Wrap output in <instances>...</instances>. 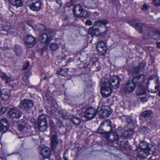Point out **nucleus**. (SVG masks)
Masks as SVG:
<instances>
[{
  "mask_svg": "<svg viewBox=\"0 0 160 160\" xmlns=\"http://www.w3.org/2000/svg\"><path fill=\"white\" fill-rule=\"evenodd\" d=\"M51 36L46 33H44L41 35L39 38V41L42 43H45L46 44H48L51 41Z\"/></svg>",
  "mask_w": 160,
  "mask_h": 160,
  "instance_id": "17",
  "label": "nucleus"
},
{
  "mask_svg": "<svg viewBox=\"0 0 160 160\" xmlns=\"http://www.w3.org/2000/svg\"><path fill=\"white\" fill-rule=\"evenodd\" d=\"M9 124L7 119L2 118L0 121V130L2 133L5 132L8 130Z\"/></svg>",
  "mask_w": 160,
  "mask_h": 160,
  "instance_id": "15",
  "label": "nucleus"
},
{
  "mask_svg": "<svg viewBox=\"0 0 160 160\" xmlns=\"http://www.w3.org/2000/svg\"><path fill=\"white\" fill-rule=\"evenodd\" d=\"M145 80V76L142 74L134 77L131 80L136 87H138L142 86Z\"/></svg>",
  "mask_w": 160,
  "mask_h": 160,
  "instance_id": "9",
  "label": "nucleus"
},
{
  "mask_svg": "<svg viewBox=\"0 0 160 160\" xmlns=\"http://www.w3.org/2000/svg\"><path fill=\"white\" fill-rule=\"evenodd\" d=\"M57 125L58 128H61L63 126L62 122V121L59 120L57 122Z\"/></svg>",
  "mask_w": 160,
  "mask_h": 160,
  "instance_id": "49",
  "label": "nucleus"
},
{
  "mask_svg": "<svg viewBox=\"0 0 160 160\" xmlns=\"http://www.w3.org/2000/svg\"><path fill=\"white\" fill-rule=\"evenodd\" d=\"M64 160H68L67 158L66 157H64Z\"/></svg>",
  "mask_w": 160,
  "mask_h": 160,
  "instance_id": "64",
  "label": "nucleus"
},
{
  "mask_svg": "<svg viewBox=\"0 0 160 160\" xmlns=\"http://www.w3.org/2000/svg\"><path fill=\"white\" fill-rule=\"evenodd\" d=\"M104 48L106 49L107 48L106 44L105 42L102 41H100L97 44L96 48Z\"/></svg>",
  "mask_w": 160,
  "mask_h": 160,
  "instance_id": "34",
  "label": "nucleus"
},
{
  "mask_svg": "<svg viewBox=\"0 0 160 160\" xmlns=\"http://www.w3.org/2000/svg\"><path fill=\"white\" fill-rule=\"evenodd\" d=\"M129 23L130 25L135 28L138 23L136 22L134 20H132L129 21Z\"/></svg>",
  "mask_w": 160,
  "mask_h": 160,
  "instance_id": "43",
  "label": "nucleus"
},
{
  "mask_svg": "<svg viewBox=\"0 0 160 160\" xmlns=\"http://www.w3.org/2000/svg\"><path fill=\"white\" fill-rule=\"evenodd\" d=\"M125 119V121L128 123H130L131 122V118L128 116L126 117Z\"/></svg>",
  "mask_w": 160,
  "mask_h": 160,
  "instance_id": "52",
  "label": "nucleus"
},
{
  "mask_svg": "<svg viewBox=\"0 0 160 160\" xmlns=\"http://www.w3.org/2000/svg\"><path fill=\"white\" fill-rule=\"evenodd\" d=\"M82 10V6L79 4H77L74 6L73 13L76 17H79L80 16Z\"/></svg>",
  "mask_w": 160,
  "mask_h": 160,
  "instance_id": "23",
  "label": "nucleus"
},
{
  "mask_svg": "<svg viewBox=\"0 0 160 160\" xmlns=\"http://www.w3.org/2000/svg\"><path fill=\"white\" fill-rule=\"evenodd\" d=\"M34 102L32 100L25 99L20 101L19 107L22 110H27L32 108Z\"/></svg>",
  "mask_w": 160,
  "mask_h": 160,
  "instance_id": "6",
  "label": "nucleus"
},
{
  "mask_svg": "<svg viewBox=\"0 0 160 160\" xmlns=\"http://www.w3.org/2000/svg\"><path fill=\"white\" fill-rule=\"evenodd\" d=\"M109 22L108 20L106 19H103L101 20H98L96 21H95L94 23V25L98 27H101L102 25L104 26V28L105 29V31L106 30L107 32V30L105 26Z\"/></svg>",
  "mask_w": 160,
  "mask_h": 160,
  "instance_id": "20",
  "label": "nucleus"
},
{
  "mask_svg": "<svg viewBox=\"0 0 160 160\" xmlns=\"http://www.w3.org/2000/svg\"><path fill=\"white\" fill-rule=\"evenodd\" d=\"M145 26L142 24L138 23L135 28L140 33L143 32V30L144 29Z\"/></svg>",
  "mask_w": 160,
  "mask_h": 160,
  "instance_id": "33",
  "label": "nucleus"
},
{
  "mask_svg": "<svg viewBox=\"0 0 160 160\" xmlns=\"http://www.w3.org/2000/svg\"><path fill=\"white\" fill-rule=\"evenodd\" d=\"M22 114V112L17 108H12L9 111L8 115L11 118L15 119L19 118Z\"/></svg>",
  "mask_w": 160,
  "mask_h": 160,
  "instance_id": "13",
  "label": "nucleus"
},
{
  "mask_svg": "<svg viewBox=\"0 0 160 160\" xmlns=\"http://www.w3.org/2000/svg\"><path fill=\"white\" fill-rule=\"evenodd\" d=\"M29 65V62H27L25 66H24V69H26L28 68V66Z\"/></svg>",
  "mask_w": 160,
  "mask_h": 160,
  "instance_id": "55",
  "label": "nucleus"
},
{
  "mask_svg": "<svg viewBox=\"0 0 160 160\" xmlns=\"http://www.w3.org/2000/svg\"><path fill=\"white\" fill-rule=\"evenodd\" d=\"M133 130L132 128H130L128 130L125 131L123 135L119 137L116 132H113L111 134V135L113 138V142L118 140L121 142L123 141L122 139L124 138H129L132 136L133 134Z\"/></svg>",
  "mask_w": 160,
  "mask_h": 160,
  "instance_id": "4",
  "label": "nucleus"
},
{
  "mask_svg": "<svg viewBox=\"0 0 160 160\" xmlns=\"http://www.w3.org/2000/svg\"><path fill=\"white\" fill-rule=\"evenodd\" d=\"M156 82L155 83V84L156 85L155 86V91H152L154 93L157 92L159 88V80L158 79H157L156 80Z\"/></svg>",
  "mask_w": 160,
  "mask_h": 160,
  "instance_id": "40",
  "label": "nucleus"
},
{
  "mask_svg": "<svg viewBox=\"0 0 160 160\" xmlns=\"http://www.w3.org/2000/svg\"><path fill=\"white\" fill-rule=\"evenodd\" d=\"M92 65L96 68V71H99L101 68V63L98 61L93 63Z\"/></svg>",
  "mask_w": 160,
  "mask_h": 160,
  "instance_id": "37",
  "label": "nucleus"
},
{
  "mask_svg": "<svg viewBox=\"0 0 160 160\" xmlns=\"http://www.w3.org/2000/svg\"><path fill=\"white\" fill-rule=\"evenodd\" d=\"M145 64L146 63L144 62H141L136 68H134L131 70V72L133 74H138L144 68Z\"/></svg>",
  "mask_w": 160,
  "mask_h": 160,
  "instance_id": "21",
  "label": "nucleus"
},
{
  "mask_svg": "<svg viewBox=\"0 0 160 160\" xmlns=\"http://www.w3.org/2000/svg\"><path fill=\"white\" fill-rule=\"evenodd\" d=\"M41 151L40 153L44 158H48L50 157V149L46 147H41L40 148Z\"/></svg>",
  "mask_w": 160,
  "mask_h": 160,
  "instance_id": "18",
  "label": "nucleus"
},
{
  "mask_svg": "<svg viewBox=\"0 0 160 160\" xmlns=\"http://www.w3.org/2000/svg\"><path fill=\"white\" fill-rule=\"evenodd\" d=\"M109 22L108 20L106 19H103L101 20H98L96 21H95L94 23V25L98 27H101L102 25L104 26V28L105 29V31L106 30L107 32V30L105 26Z\"/></svg>",
  "mask_w": 160,
  "mask_h": 160,
  "instance_id": "19",
  "label": "nucleus"
},
{
  "mask_svg": "<svg viewBox=\"0 0 160 160\" xmlns=\"http://www.w3.org/2000/svg\"><path fill=\"white\" fill-rule=\"evenodd\" d=\"M38 27L40 28L39 30L42 31H44L46 32L45 33H48L49 34L52 33L53 32V30L52 29H49L48 30L46 29V27L42 24L38 25Z\"/></svg>",
  "mask_w": 160,
  "mask_h": 160,
  "instance_id": "29",
  "label": "nucleus"
},
{
  "mask_svg": "<svg viewBox=\"0 0 160 160\" xmlns=\"http://www.w3.org/2000/svg\"><path fill=\"white\" fill-rule=\"evenodd\" d=\"M6 110V109L4 108H2V104L0 103V114H2L4 113Z\"/></svg>",
  "mask_w": 160,
  "mask_h": 160,
  "instance_id": "45",
  "label": "nucleus"
},
{
  "mask_svg": "<svg viewBox=\"0 0 160 160\" xmlns=\"http://www.w3.org/2000/svg\"><path fill=\"white\" fill-rule=\"evenodd\" d=\"M105 123V122H102V123H101V124L100 125V127H101V128H102V126H103L104 124V123Z\"/></svg>",
  "mask_w": 160,
  "mask_h": 160,
  "instance_id": "61",
  "label": "nucleus"
},
{
  "mask_svg": "<svg viewBox=\"0 0 160 160\" xmlns=\"http://www.w3.org/2000/svg\"><path fill=\"white\" fill-rule=\"evenodd\" d=\"M63 66L61 68L58 70L57 72H58L59 75L61 76H65L67 75V73L69 70V69L64 67Z\"/></svg>",
  "mask_w": 160,
  "mask_h": 160,
  "instance_id": "26",
  "label": "nucleus"
},
{
  "mask_svg": "<svg viewBox=\"0 0 160 160\" xmlns=\"http://www.w3.org/2000/svg\"><path fill=\"white\" fill-rule=\"evenodd\" d=\"M9 2L12 5L16 7H21L23 4L22 0H9Z\"/></svg>",
  "mask_w": 160,
  "mask_h": 160,
  "instance_id": "25",
  "label": "nucleus"
},
{
  "mask_svg": "<svg viewBox=\"0 0 160 160\" xmlns=\"http://www.w3.org/2000/svg\"><path fill=\"white\" fill-rule=\"evenodd\" d=\"M1 98L5 101L7 100L10 96V91L7 89H3L1 90Z\"/></svg>",
  "mask_w": 160,
  "mask_h": 160,
  "instance_id": "22",
  "label": "nucleus"
},
{
  "mask_svg": "<svg viewBox=\"0 0 160 160\" xmlns=\"http://www.w3.org/2000/svg\"><path fill=\"white\" fill-rule=\"evenodd\" d=\"M149 29L150 32H152L154 34H160V29H156L153 27H151Z\"/></svg>",
  "mask_w": 160,
  "mask_h": 160,
  "instance_id": "39",
  "label": "nucleus"
},
{
  "mask_svg": "<svg viewBox=\"0 0 160 160\" xmlns=\"http://www.w3.org/2000/svg\"><path fill=\"white\" fill-rule=\"evenodd\" d=\"M66 59V56L65 55H64V56L62 57L61 58V59L62 60H65V59Z\"/></svg>",
  "mask_w": 160,
  "mask_h": 160,
  "instance_id": "59",
  "label": "nucleus"
},
{
  "mask_svg": "<svg viewBox=\"0 0 160 160\" xmlns=\"http://www.w3.org/2000/svg\"><path fill=\"white\" fill-rule=\"evenodd\" d=\"M56 127H55V125L54 123H52V124L51 125V128H50V132L51 134H52L53 132H54L56 130Z\"/></svg>",
  "mask_w": 160,
  "mask_h": 160,
  "instance_id": "44",
  "label": "nucleus"
},
{
  "mask_svg": "<svg viewBox=\"0 0 160 160\" xmlns=\"http://www.w3.org/2000/svg\"><path fill=\"white\" fill-rule=\"evenodd\" d=\"M55 1H56L59 5H61L62 4V2L61 0H55Z\"/></svg>",
  "mask_w": 160,
  "mask_h": 160,
  "instance_id": "57",
  "label": "nucleus"
},
{
  "mask_svg": "<svg viewBox=\"0 0 160 160\" xmlns=\"http://www.w3.org/2000/svg\"><path fill=\"white\" fill-rule=\"evenodd\" d=\"M97 112L96 110L94 108H88L84 113V117L88 120L91 119L95 117Z\"/></svg>",
  "mask_w": 160,
  "mask_h": 160,
  "instance_id": "10",
  "label": "nucleus"
},
{
  "mask_svg": "<svg viewBox=\"0 0 160 160\" xmlns=\"http://www.w3.org/2000/svg\"><path fill=\"white\" fill-rule=\"evenodd\" d=\"M138 87V88L136 91L137 95L139 96L144 95L145 93V90L144 88L142 86Z\"/></svg>",
  "mask_w": 160,
  "mask_h": 160,
  "instance_id": "30",
  "label": "nucleus"
},
{
  "mask_svg": "<svg viewBox=\"0 0 160 160\" xmlns=\"http://www.w3.org/2000/svg\"><path fill=\"white\" fill-rule=\"evenodd\" d=\"M150 35V33H148L146 35L143 34L142 36V38L145 39H146L148 38V36Z\"/></svg>",
  "mask_w": 160,
  "mask_h": 160,
  "instance_id": "54",
  "label": "nucleus"
},
{
  "mask_svg": "<svg viewBox=\"0 0 160 160\" xmlns=\"http://www.w3.org/2000/svg\"><path fill=\"white\" fill-rule=\"evenodd\" d=\"M81 12V14H80V16H79V17L86 18L89 16L88 12L86 10L82 9Z\"/></svg>",
  "mask_w": 160,
  "mask_h": 160,
  "instance_id": "38",
  "label": "nucleus"
},
{
  "mask_svg": "<svg viewBox=\"0 0 160 160\" xmlns=\"http://www.w3.org/2000/svg\"><path fill=\"white\" fill-rule=\"evenodd\" d=\"M98 133L101 134H106V137L107 139L113 142V138L112 139L111 138V137H113L111 135V134H112L113 133H110V132L108 131L106 132L105 131H104V130L102 129L101 127H99L98 128Z\"/></svg>",
  "mask_w": 160,
  "mask_h": 160,
  "instance_id": "24",
  "label": "nucleus"
},
{
  "mask_svg": "<svg viewBox=\"0 0 160 160\" xmlns=\"http://www.w3.org/2000/svg\"><path fill=\"white\" fill-rule=\"evenodd\" d=\"M141 100L142 102H145L147 101V99L146 97H143L141 98Z\"/></svg>",
  "mask_w": 160,
  "mask_h": 160,
  "instance_id": "56",
  "label": "nucleus"
},
{
  "mask_svg": "<svg viewBox=\"0 0 160 160\" xmlns=\"http://www.w3.org/2000/svg\"><path fill=\"white\" fill-rule=\"evenodd\" d=\"M62 118L64 119H68L69 118V116L66 113H62Z\"/></svg>",
  "mask_w": 160,
  "mask_h": 160,
  "instance_id": "48",
  "label": "nucleus"
},
{
  "mask_svg": "<svg viewBox=\"0 0 160 160\" xmlns=\"http://www.w3.org/2000/svg\"><path fill=\"white\" fill-rule=\"evenodd\" d=\"M152 3L156 7L160 6V0H153Z\"/></svg>",
  "mask_w": 160,
  "mask_h": 160,
  "instance_id": "41",
  "label": "nucleus"
},
{
  "mask_svg": "<svg viewBox=\"0 0 160 160\" xmlns=\"http://www.w3.org/2000/svg\"><path fill=\"white\" fill-rule=\"evenodd\" d=\"M14 51L16 55L18 56H20L23 52L22 48L19 46L16 45L14 47Z\"/></svg>",
  "mask_w": 160,
  "mask_h": 160,
  "instance_id": "27",
  "label": "nucleus"
},
{
  "mask_svg": "<svg viewBox=\"0 0 160 160\" xmlns=\"http://www.w3.org/2000/svg\"><path fill=\"white\" fill-rule=\"evenodd\" d=\"M108 107L106 106L102 107L99 111L98 114L100 118H106L111 114V112L107 109Z\"/></svg>",
  "mask_w": 160,
  "mask_h": 160,
  "instance_id": "16",
  "label": "nucleus"
},
{
  "mask_svg": "<svg viewBox=\"0 0 160 160\" xmlns=\"http://www.w3.org/2000/svg\"><path fill=\"white\" fill-rule=\"evenodd\" d=\"M153 78V76H152L150 78H149V80H151Z\"/></svg>",
  "mask_w": 160,
  "mask_h": 160,
  "instance_id": "63",
  "label": "nucleus"
},
{
  "mask_svg": "<svg viewBox=\"0 0 160 160\" xmlns=\"http://www.w3.org/2000/svg\"><path fill=\"white\" fill-rule=\"evenodd\" d=\"M95 26L93 25V26L90 28L88 29V33L92 36L96 35L97 33L99 34V36H103L105 35L107 33V30L104 31L103 32H101L99 28H95Z\"/></svg>",
  "mask_w": 160,
  "mask_h": 160,
  "instance_id": "11",
  "label": "nucleus"
},
{
  "mask_svg": "<svg viewBox=\"0 0 160 160\" xmlns=\"http://www.w3.org/2000/svg\"><path fill=\"white\" fill-rule=\"evenodd\" d=\"M62 20L63 21H67L68 20V17L67 16L66 14L65 13H64L62 14Z\"/></svg>",
  "mask_w": 160,
  "mask_h": 160,
  "instance_id": "47",
  "label": "nucleus"
},
{
  "mask_svg": "<svg viewBox=\"0 0 160 160\" xmlns=\"http://www.w3.org/2000/svg\"><path fill=\"white\" fill-rule=\"evenodd\" d=\"M148 8V6L146 4H144L142 8V10L146 11Z\"/></svg>",
  "mask_w": 160,
  "mask_h": 160,
  "instance_id": "46",
  "label": "nucleus"
},
{
  "mask_svg": "<svg viewBox=\"0 0 160 160\" xmlns=\"http://www.w3.org/2000/svg\"><path fill=\"white\" fill-rule=\"evenodd\" d=\"M22 79L25 82L26 85H28L29 83L28 78L27 75H25L23 76Z\"/></svg>",
  "mask_w": 160,
  "mask_h": 160,
  "instance_id": "42",
  "label": "nucleus"
},
{
  "mask_svg": "<svg viewBox=\"0 0 160 160\" xmlns=\"http://www.w3.org/2000/svg\"><path fill=\"white\" fill-rule=\"evenodd\" d=\"M98 52L101 55H104L107 53V48L105 49L104 48H97Z\"/></svg>",
  "mask_w": 160,
  "mask_h": 160,
  "instance_id": "36",
  "label": "nucleus"
},
{
  "mask_svg": "<svg viewBox=\"0 0 160 160\" xmlns=\"http://www.w3.org/2000/svg\"><path fill=\"white\" fill-rule=\"evenodd\" d=\"M50 47L52 50L55 51L59 48V46L56 43H52L50 44Z\"/></svg>",
  "mask_w": 160,
  "mask_h": 160,
  "instance_id": "35",
  "label": "nucleus"
},
{
  "mask_svg": "<svg viewBox=\"0 0 160 160\" xmlns=\"http://www.w3.org/2000/svg\"><path fill=\"white\" fill-rule=\"evenodd\" d=\"M35 127L41 132H44L46 130L48 127V123L45 115L42 114L38 117L35 124Z\"/></svg>",
  "mask_w": 160,
  "mask_h": 160,
  "instance_id": "3",
  "label": "nucleus"
},
{
  "mask_svg": "<svg viewBox=\"0 0 160 160\" xmlns=\"http://www.w3.org/2000/svg\"><path fill=\"white\" fill-rule=\"evenodd\" d=\"M101 92L103 97H108L111 95L112 92V88L106 85L103 84L101 82Z\"/></svg>",
  "mask_w": 160,
  "mask_h": 160,
  "instance_id": "8",
  "label": "nucleus"
},
{
  "mask_svg": "<svg viewBox=\"0 0 160 160\" xmlns=\"http://www.w3.org/2000/svg\"><path fill=\"white\" fill-rule=\"evenodd\" d=\"M24 42L25 45L29 48L33 47L36 42V39L32 35H27L24 38Z\"/></svg>",
  "mask_w": 160,
  "mask_h": 160,
  "instance_id": "7",
  "label": "nucleus"
},
{
  "mask_svg": "<svg viewBox=\"0 0 160 160\" xmlns=\"http://www.w3.org/2000/svg\"><path fill=\"white\" fill-rule=\"evenodd\" d=\"M152 113L151 110H147L142 112L141 114V116L144 118H149L151 117Z\"/></svg>",
  "mask_w": 160,
  "mask_h": 160,
  "instance_id": "28",
  "label": "nucleus"
},
{
  "mask_svg": "<svg viewBox=\"0 0 160 160\" xmlns=\"http://www.w3.org/2000/svg\"><path fill=\"white\" fill-rule=\"evenodd\" d=\"M1 78L4 81L6 84L9 83L12 81L11 78L7 76L5 74L0 76Z\"/></svg>",
  "mask_w": 160,
  "mask_h": 160,
  "instance_id": "32",
  "label": "nucleus"
},
{
  "mask_svg": "<svg viewBox=\"0 0 160 160\" xmlns=\"http://www.w3.org/2000/svg\"><path fill=\"white\" fill-rule=\"evenodd\" d=\"M59 142L58 136L56 134H53L52 136L51 141V148L53 151L56 152Z\"/></svg>",
  "mask_w": 160,
  "mask_h": 160,
  "instance_id": "12",
  "label": "nucleus"
},
{
  "mask_svg": "<svg viewBox=\"0 0 160 160\" xmlns=\"http://www.w3.org/2000/svg\"><path fill=\"white\" fill-rule=\"evenodd\" d=\"M25 127L22 125L20 124L18 126V129L20 131H22L24 129Z\"/></svg>",
  "mask_w": 160,
  "mask_h": 160,
  "instance_id": "51",
  "label": "nucleus"
},
{
  "mask_svg": "<svg viewBox=\"0 0 160 160\" xmlns=\"http://www.w3.org/2000/svg\"><path fill=\"white\" fill-rule=\"evenodd\" d=\"M154 150V147L151 146L150 148L148 147V143L145 141H142L139 144V147L137 150L138 153V156L141 158H146L148 154H149V152L151 151L152 149Z\"/></svg>",
  "mask_w": 160,
  "mask_h": 160,
  "instance_id": "1",
  "label": "nucleus"
},
{
  "mask_svg": "<svg viewBox=\"0 0 160 160\" xmlns=\"http://www.w3.org/2000/svg\"><path fill=\"white\" fill-rule=\"evenodd\" d=\"M70 120L73 123V124L76 126L79 125L81 122V120L79 118L72 117L70 118Z\"/></svg>",
  "mask_w": 160,
  "mask_h": 160,
  "instance_id": "31",
  "label": "nucleus"
},
{
  "mask_svg": "<svg viewBox=\"0 0 160 160\" xmlns=\"http://www.w3.org/2000/svg\"><path fill=\"white\" fill-rule=\"evenodd\" d=\"M122 81V79L118 76H112L110 79H103L102 80V84L109 86L112 88L117 89L120 86V83Z\"/></svg>",
  "mask_w": 160,
  "mask_h": 160,
  "instance_id": "2",
  "label": "nucleus"
},
{
  "mask_svg": "<svg viewBox=\"0 0 160 160\" xmlns=\"http://www.w3.org/2000/svg\"><path fill=\"white\" fill-rule=\"evenodd\" d=\"M85 24L87 25L91 26L92 25V22L91 20H88L86 21Z\"/></svg>",
  "mask_w": 160,
  "mask_h": 160,
  "instance_id": "50",
  "label": "nucleus"
},
{
  "mask_svg": "<svg viewBox=\"0 0 160 160\" xmlns=\"http://www.w3.org/2000/svg\"><path fill=\"white\" fill-rule=\"evenodd\" d=\"M72 0H70L69 3H67L66 5L68 7H70L72 5Z\"/></svg>",
  "mask_w": 160,
  "mask_h": 160,
  "instance_id": "53",
  "label": "nucleus"
},
{
  "mask_svg": "<svg viewBox=\"0 0 160 160\" xmlns=\"http://www.w3.org/2000/svg\"><path fill=\"white\" fill-rule=\"evenodd\" d=\"M156 45L158 48H160V42H159L157 43Z\"/></svg>",
  "mask_w": 160,
  "mask_h": 160,
  "instance_id": "60",
  "label": "nucleus"
},
{
  "mask_svg": "<svg viewBox=\"0 0 160 160\" xmlns=\"http://www.w3.org/2000/svg\"><path fill=\"white\" fill-rule=\"evenodd\" d=\"M73 60V59L72 58H70L69 59H68V61H67V63L70 62H72Z\"/></svg>",
  "mask_w": 160,
  "mask_h": 160,
  "instance_id": "58",
  "label": "nucleus"
},
{
  "mask_svg": "<svg viewBox=\"0 0 160 160\" xmlns=\"http://www.w3.org/2000/svg\"><path fill=\"white\" fill-rule=\"evenodd\" d=\"M158 149H160V143H159L158 145Z\"/></svg>",
  "mask_w": 160,
  "mask_h": 160,
  "instance_id": "62",
  "label": "nucleus"
},
{
  "mask_svg": "<svg viewBox=\"0 0 160 160\" xmlns=\"http://www.w3.org/2000/svg\"><path fill=\"white\" fill-rule=\"evenodd\" d=\"M135 86L132 80H129L125 83L123 89L124 91L127 93H130L135 89Z\"/></svg>",
  "mask_w": 160,
  "mask_h": 160,
  "instance_id": "14",
  "label": "nucleus"
},
{
  "mask_svg": "<svg viewBox=\"0 0 160 160\" xmlns=\"http://www.w3.org/2000/svg\"><path fill=\"white\" fill-rule=\"evenodd\" d=\"M42 3L40 0H28L26 2V5L30 9L35 11L41 10Z\"/></svg>",
  "mask_w": 160,
  "mask_h": 160,
  "instance_id": "5",
  "label": "nucleus"
}]
</instances>
